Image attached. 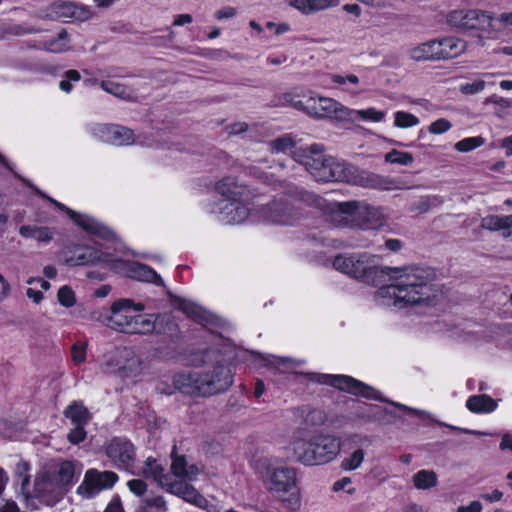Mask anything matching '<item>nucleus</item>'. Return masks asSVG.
Returning a JSON list of instances; mask_svg holds the SVG:
<instances>
[{
	"label": "nucleus",
	"mask_w": 512,
	"mask_h": 512,
	"mask_svg": "<svg viewBox=\"0 0 512 512\" xmlns=\"http://www.w3.org/2000/svg\"><path fill=\"white\" fill-rule=\"evenodd\" d=\"M333 267L372 286L386 283L374 295L382 306L396 309L430 306L439 296L438 288L432 283V273L422 267L383 266L378 256L366 252L339 254L333 260Z\"/></svg>",
	"instance_id": "obj_1"
},
{
	"label": "nucleus",
	"mask_w": 512,
	"mask_h": 512,
	"mask_svg": "<svg viewBox=\"0 0 512 512\" xmlns=\"http://www.w3.org/2000/svg\"><path fill=\"white\" fill-rule=\"evenodd\" d=\"M126 252L102 245L73 244L63 252L64 263L71 267L98 266L113 273L158 286L163 280L151 267L125 259Z\"/></svg>",
	"instance_id": "obj_2"
},
{
	"label": "nucleus",
	"mask_w": 512,
	"mask_h": 512,
	"mask_svg": "<svg viewBox=\"0 0 512 512\" xmlns=\"http://www.w3.org/2000/svg\"><path fill=\"white\" fill-rule=\"evenodd\" d=\"M275 458L259 459L256 470L260 473L284 507L296 511L301 507V492L298 486L297 471L287 465H278Z\"/></svg>",
	"instance_id": "obj_3"
},
{
	"label": "nucleus",
	"mask_w": 512,
	"mask_h": 512,
	"mask_svg": "<svg viewBox=\"0 0 512 512\" xmlns=\"http://www.w3.org/2000/svg\"><path fill=\"white\" fill-rule=\"evenodd\" d=\"M217 196L205 204L207 212L225 224H240L250 213L246 203L247 190L233 178H224L216 187Z\"/></svg>",
	"instance_id": "obj_4"
},
{
	"label": "nucleus",
	"mask_w": 512,
	"mask_h": 512,
	"mask_svg": "<svg viewBox=\"0 0 512 512\" xmlns=\"http://www.w3.org/2000/svg\"><path fill=\"white\" fill-rule=\"evenodd\" d=\"M230 370L222 365L201 370L179 373L174 385L184 393L210 395L226 390L232 384Z\"/></svg>",
	"instance_id": "obj_5"
},
{
	"label": "nucleus",
	"mask_w": 512,
	"mask_h": 512,
	"mask_svg": "<svg viewBox=\"0 0 512 512\" xmlns=\"http://www.w3.org/2000/svg\"><path fill=\"white\" fill-rule=\"evenodd\" d=\"M334 221L339 225L361 230H376L383 227L388 219L384 207L364 202H335L332 205Z\"/></svg>",
	"instance_id": "obj_6"
},
{
	"label": "nucleus",
	"mask_w": 512,
	"mask_h": 512,
	"mask_svg": "<svg viewBox=\"0 0 512 512\" xmlns=\"http://www.w3.org/2000/svg\"><path fill=\"white\" fill-rule=\"evenodd\" d=\"M144 305L130 299H119L110 308L108 325L127 334H148L155 329L154 316L143 314Z\"/></svg>",
	"instance_id": "obj_7"
},
{
	"label": "nucleus",
	"mask_w": 512,
	"mask_h": 512,
	"mask_svg": "<svg viewBox=\"0 0 512 512\" xmlns=\"http://www.w3.org/2000/svg\"><path fill=\"white\" fill-rule=\"evenodd\" d=\"M294 458L304 466L325 465L335 460L341 446L332 435H315L309 439L297 438L291 444Z\"/></svg>",
	"instance_id": "obj_8"
},
{
	"label": "nucleus",
	"mask_w": 512,
	"mask_h": 512,
	"mask_svg": "<svg viewBox=\"0 0 512 512\" xmlns=\"http://www.w3.org/2000/svg\"><path fill=\"white\" fill-rule=\"evenodd\" d=\"M306 159L303 165L317 181H338L358 183V170L345 163L338 162L332 157H325L320 145H312L304 151Z\"/></svg>",
	"instance_id": "obj_9"
},
{
	"label": "nucleus",
	"mask_w": 512,
	"mask_h": 512,
	"mask_svg": "<svg viewBox=\"0 0 512 512\" xmlns=\"http://www.w3.org/2000/svg\"><path fill=\"white\" fill-rule=\"evenodd\" d=\"M171 471L175 478L173 482H164L169 485L168 492L181 497L184 501L201 509H208L209 501L186 481H196L202 475V470L194 465H188L183 457H174Z\"/></svg>",
	"instance_id": "obj_10"
},
{
	"label": "nucleus",
	"mask_w": 512,
	"mask_h": 512,
	"mask_svg": "<svg viewBox=\"0 0 512 512\" xmlns=\"http://www.w3.org/2000/svg\"><path fill=\"white\" fill-rule=\"evenodd\" d=\"M100 368L104 373H115L129 379L140 376L145 369L142 360L127 347L108 351L104 355Z\"/></svg>",
	"instance_id": "obj_11"
},
{
	"label": "nucleus",
	"mask_w": 512,
	"mask_h": 512,
	"mask_svg": "<svg viewBox=\"0 0 512 512\" xmlns=\"http://www.w3.org/2000/svg\"><path fill=\"white\" fill-rule=\"evenodd\" d=\"M304 376L309 381L329 385L356 396H362L372 400L386 401L381 397L380 393L376 389L350 376L315 372L306 373Z\"/></svg>",
	"instance_id": "obj_12"
},
{
	"label": "nucleus",
	"mask_w": 512,
	"mask_h": 512,
	"mask_svg": "<svg viewBox=\"0 0 512 512\" xmlns=\"http://www.w3.org/2000/svg\"><path fill=\"white\" fill-rule=\"evenodd\" d=\"M448 21L455 27L466 30H479L489 38H498V30L494 27V17L482 10H454L448 16Z\"/></svg>",
	"instance_id": "obj_13"
},
{
	"label": "nucleus",
	"mask_w": 512,
	"mask_h": 512,
	"mask_svg": "<svg viewBox=\"0 0 512 512\" xmlns=\"http://www.w3.org/2000/svg\"><path fill=\"white\" fill-rule=\"evenodd\" d=\"M307 200L308 194L303 191L297 192L289 198H280L267 207L266 217L274 223L292 225L298 217L300 209L298 202Z\"/></svg>",
	"instance_id": "obj_14"
},
{
	"label": "nucleus",
	"mask_w": 512,
	"mask_h": 512,
	"mask_svg": "<svg viewBox=\"0 0 512 512\" xmlns=\"http://www.w3.org/2000/svg\"><path fill=\"white\" fill-rule=\"evenodd\" d=\"M118 481V476L112 471H99L88 469L82 482L76 489V493L83 499H93L104 490H109Z\"/></svg>",
	"instance_id": "obj_15"
},
{
	"label": "nucleus",
	"mask_w": 512,
	"mask_h": 512,
	"mask_svg": "<svg viewBox=\"0 0 512 512\" xmlns=\"http://www.w3.org/2000/svg\"><path fill=\"white\" fill-rule=\"evenodd\" d=\"M305 113L314 118H330L345 121L348 107L328 97L311 94L305 101Z\"/></svg>",
	"instance_id": "obj_16"
},
{
	"label": "nucleus",
	"mask_w": 512,
	"mask_h": 512,
	"mask_svg": "<svg viewBox=\"0 0 512 512\" xmlns=\"http://www.w3.org/2000/svg\"><path fill=\"white\" fill-rule=\"evenodd\" d=\"M65 493L50 473L44 469L35 477L30 499L36 498L47 506H53L63 498Z\"/></svg>",
	"instance_id": "obj_17"
},
{
	"label": "nucleus",
	"mask_w": 512,
	"mask_h": 512,
	"mask_svg": "<svg viewBox=\"0 0 512 512\" xmlns=\"http://www.w3.org/2000/svg\"><path fill=\"white\" fill-rule=\"evenodd\" d=\"M90 133L97 140L115 146L141 143L133 130L116 124H95L90 127Z\"/></svg>",
	"instance_id": "obj_18"
},
{
	"label": "nucleus",
	"mask_w": 512,
	"mask_h": 512,
	"mask_svg": "<svg viewBox=\"0 0 512 512\" xmlns=\"http://www.w3.org/2000/svg\"><path fill=\"white\" fill-rule=\"evenodd\" d=\"M57 208L67 213V215L74 221L76 225H78L82 230H84L86 233H89L91 235H94L96 237L105 239V240H114L116 238L115 233L106 225L99 222L94 217L75 212L65 206L64 204L49 199Z\"/></svg>",
	"instance_id": "obj_19"
},
{
	"label": "nucleus",
	"mask_w": 512,
	"mask_h": 512,
	"mask_svg": "<svg viewBox=\"0 0 512 512\" xmlns=\"http://www.w3.org/2000/svg\"><path fill=\"white\" fill-rule=\"evenodd\" d=\"M94 15L95 13L86 5L58 0L47 7L43 17L51 20L74 19L87 21Z\"/></svg>",
	"instance_id": "obj_20"
},
{
	"label": "nucleus",
	"mask_w": 512,
	"mask_h": 512,
	"mask_svg": "<svg viewBox=\"0 0 512 512\" xmlns=\"http://www.w3.org/2000/svg\"><path fill=\"white\" fill-rule=\"evenodd\" d=\"M56 480L57 484L68 492L77 482L83 466L77 461L63 460L45 468Z\"/></svg>",
	"instance_id": "obj_21"
},
{
	"label": "nucleus",
	"mask_w": 512,
	"mask_h": 512,
	"mask_svg": "<svg viewBox=\"0 0 512 512\" xmlns=\"http://www.w3.org/2000/svg\"><path fill=\"white\" fill-rule=\"evenodd\" d=\"M107 455L119 467L128 468L134 461L135 451L132 443L128 440L115 438L107 446Z\"/></svg>",
	"instance_id": "obj_22"
},
{
	"label": "nucleus",
	"mask_w": 512,
	"mask_h": 512,
	"mask_svg": "<svg viewBox=\"0 0 512 512\" xmlns=\"http://www.w3.org/2000/svg\"><path fill=\"white\" fill-rule=\"evenodd\" d=\"M437 44H439L438 59L454 58L466 50V43L455 37L439 39Z\"/></svg>",
	"instance_id": "obj_23"
},
{
	"label": "nucleus",
	"mask_w": 512,
	"mask_h": 512,
	"mask_svg": "<svg viewBox=\"0 0 512 512\" xmlns=\"http://www.w3.org/2000/svg\"><path fill=\"white\" fill-rule=\"evenodd\" d=\"M145 477L153 479L159 486L167 491L169 485H165L164 482H173V477L167 473H164L163 466L155 459L148 458L143 468Z\"/></svg>",
	"instance_id": "obj_24"
},
{
	"label": "nucleus",
	"mask_w": 512,
	"mask_h": 512,
	"mask_svg": "<svg viewBox=\"0 0 512 512\" xmlns=\"http://www.w3.org/2000/svg\"><path fill=\"white\" fill-rule=\"evenodd\" d=\"M481 227L489 231H503V235L508 237L511 235L510 228L512 227V214L511 215H488L481 221Z\"/></svg>",
	"instance_id": "obj_25"
},
{
	"label": "nucleus",
	"mask_w": 512,
	"mask_h": 512,
	"mask_svg": "<svg viewBox=\"0 0 512 512\" xmlns=\"http://www.w3.org/2000/svg\"><path fill=\"white\" fill-rule=\"evenodd\" d=\"M437 39L418 44L409 50V56L415 61H427L438 59Z\"/></svg>",
	"instance_id": "obj_26"
},
{
	"label": "nucleus",
	"mask_w": 512,
	"mask_h": 512,
	"mask_svg": "<svg viewBox=\"0 0 512 512\" xmlns=\"http://www.w3.org/2000/svg\"><path fill=\"white\" fill-rule=\"evenodd\" d=\"M466 407L472 413H490L496 410L497 403L486 394L474 395L468 398Z\"/></svg>",
	"instance_id": "obj_27"
},
{
	"label": "nucleus",
	"mask_w": 512,
	"mask_h": 512,
	"mask_svg": "<svg viewBox=\"0 0 512 512\" xmlns=\"http://www.w3.org/2000/svg\"><path fill=\"white\" fill-rule=\"evenodd\" d=\"M19 234L25 238L39 242L49 243L54 237L53 229L46 226L24 225L19 229Z\"/></svg>",
	"instance_id": "obj_28"
},
{
	"label": "nucleus",
	"mask_w": 512,
	"mask_h": 512,
	"mask_svg": "<svg viewBox=\"0 0 512 512\" xmlns=\"http://www.w3.org/2000/svg\"><path fill=\"white\" fill-rule=\"evenodd\" d=\"M358 183L360 185L371 186L382 190H395L399 188L398 181L390 177H382L377 175L366 174L358 175Z\"/></svg>",
	"instance_id": "obj_29"
},
{
	"label": "nucleus",
	"mask_w": 512,
	"mask_h": 512,
	"mask_svg": "<svg viewBox=\"0 0 512 512\" xmlns=\"http://www.w3.org/2000/svg\"><path fill=\"white\" fill-rule=\"evenodd\" d=\"M412 483L418 490H429L437 486L438 475L433 470L422 469L412 476Z\"/></svg>",
	"instance_id": "obj_30"
},
{
	"label": "nucleus",
	"mask_w": 512,
	"mask_h": 512,
	"mask_svg": "<svg viewBox=\"0 0 512 512\" xmlns=\"http://www.w3.org/2000/svg\"><path fill=\"white\" fill-rule=\"evenodd\" d=\"M15 475L21 481L20 492L24 499L28 501L31 497L30 489V465L20 460L15 465Z\"/></svg>",
	"instance_id": "obj_31"
},
{
	"label": "nucleus",
	"mask_w": 512,
	"mask_h": 512,
	"mask_svg": "<svg viewBox=\"0 0 512 512\" xmlns=\"http://www.w3.org/2000/svg\"><path fill=\"white\" fill-rule=\"evenodd\" d=\"M348 111L350 113L347 115L345 121H355L357 118H361L364 121L378 123L383 121L386 116L385 112L379 111L374 107L360 110H353L348 108Z\"/></svg>",
	"instance_id": "obj_32"
},
{
	"label": "nucleus",
	"mask_w": 512,
	"mask_h": 512,
	"mask_svg": "<svg viewBox=\"0 0 512 512\" xmlns=\"http://www.w3.org/2000/svg\"><path fill=\"white\" fill-rule=\"evenodd\" d=\"M101 87L106 92L115 95L116 97L125 99V100H135L137 99V95L131 88L127 87L125 84L115 81H103Z\"/></svg>",
	"instance_id": "obj_33"
},
{
	"label": "nucleus",
	"mask_w": 512,
	"mask_h": 512,
	"mask_svg": "<svg viewBox=\"0 0 512 512\" xmlns=\"http://www.w3.org/2000/svg\"><path fill=\"white\" fill-rule=\"evenodd\" d=\"M64 414L74 425H86L90 419V413L81 403L74 402L69 405Z\"/></svg>",
	"instance_id": "obj_34"
},
{
	"label": "nucleus",
	"mask_w": 512,
	"mask_h": 512,
	"mask_svg": "<svg viewBox=\"0 0 512 512\" xmlns=\"http://www.w3.org/2000/svg\"><path fill=\"white\" fill-rule=\"evenodd\" d=\"M365 456V451L362 448H357L342 459L340 467L344 471H355L362 466Z\"/></svg>",
	"instance_id": "obj_35"
},
{
	"label": "nucleus",
	"mask_w": 512,
	"mask_h": 512,
	"mask_svg": "<svg viewBox=\"0 0 512 512\" xmlns=\"http://www.w3.org/2000/svg\"><path fill=\"white\" fill-rule=\"evenodd\" d=\"M177 307L189 317L194 318L197 321L206 320L207 318L206 312L193 302L187 300H178Z\"/></svg>",
	"instance_id": "obj_36"
},
{
	"label": "nucleus",
	"mask_w": 512,
	"mask_h": 512,
	"mask_svg": "<svg viewBox=\"0 0 512 512\" xmlns=\"http://www.w3.org/2000/svg\"><path fill=\"white\" fill-rule=\"evenodd\" d=\"M68 34L65 30H62L57 38L47 41L44 44V49L52 53H61L69 49Z\"/></svg>",
	"instance_id": "obj_37"
},
{
	"label": "nucleus",
	"mask_w": 512,
	"mask_h": 512,
	"mask_svg": "<svg viewBox=\"0 0 512 512\" xmlns=\"http://www.w3.org/2000/svg\"><path fill=\"white\" fill-rule=\"evenodd\" d=\"M420 120L415 115L405 112L396 111L394 113V126L400 129H407L417 126Z\"/></svg>",
	"instance_id": "obj_38"
},
{
	"label": "nucleus",
	"mask_w": 512,
	"mask_h": 512,
	"mask_svg": "<svg viewBox=\"0 0 512 512\" xmlns=\"http://www.w3.org/2000/svg\"><path fill=\"white\" fill-rule=\"evenodd\" d=\"M384 160L387 163L408 166L414 162V157L409 152L393 149L385 154Z\"/></svg>",
	"instance_id": "obj_39"
},
{
	"label": "nucleus",
	"mask_w": 512,
	"mask_h": 512,
	"mask_svg": "<svg viewBox=\"0 0 512 512\" xmlns=\"http://www.w3.org/2000/svg\"><path fill=\"white\" fill-rule=\"evenodd\" d=\"M485 140L481 136L467 137L455 143L454 148L461 153H468L481 146H483Z\"/></svg>",
	"instance_id": "obj_40"
},
{
	"label": "nucleus",
	"mask_w": 512,
	"mask_h": 512,
	"mask_svg": "<svg viewBox=\"0 0 512 512\" xmlns=\"http://www.w3.org/2000/svg\"><path fill=\"white\" fill-rule=\"evenodd\" d=\"M57 299L60 305L66 308H70L75 305L76 303V295L73 289L68 286L64 285L59 288L57 292Z\"/></svg>",
	"instance_id": "obj_41"
},
{
	"label": "nucleus",
	"mask_w": 512,
	"mask_h": 512,
	"mask_svg": "<svg viewBox=\"0 0 512 512\" xmlns=\"http://www.w3.org/2000/svg\"><path fill=\"white\" fill-rule=\"evenodd\" d=\"M88 343L78 341L71 347V358L74 364L80 365L86 361Z\"/></svg>",
	"instance_id": "obj_42"
},
{
	"label": "nucleus",
	"mask_w": 512,
	"mask_h": 512,
	"mask_svg": "<svg viewBox=\"0 0 512 512\" xmlns=\"http://www.w3.org/2000/svg\"><path fill=\"white\" fill-rule=\"evenodd\" d=\"M294 142L290 137H280L270 143V149L274 153H287L292 151Z\"/></svg>",
	"instance_id": "obj_43"
},
{
	"label": "nucleus",
	"mask_w": 512,
	"mask_h": 512,
	"mask_svg": "<svg viewBox=\"0 0 512 512\" xmlns=\"http://www.w3.org/2000/svg\"><path fill=\"white\" fill-rule=\"evenodd\" d=\"M451 128H452V124L449 120H447L445 118H439V119L433 121L428 126V131H429V133H431L433 135H441V134L448 132Z\"/></svg>",
	"instance_id": "obj_44"
},
{
	"label": "nucleus",
	"mask_w": 512,
	"mask_h": 512,
	"mask_svg": "<svg viewBox=\"0 0 512 512\" xmlns=\"http://www.w3.org/2000/svg\"><path fill=\"white\" fill-rule=\"evenodd\" d=\"M80 80V73L76 70H69L66 72V79L61 80L59 87L63 92L69 93L72 90V82Z\"/></svg>",
	"instance_id": "obj_45"
},
{
	"label": "nucleus",
	"mask_w": 512,
	"mask_h": 512,
	"mask_svg": "<svg viewBox=\"0 0 512 512\" xmlns=\"http://www.w3.org/2000/svg\"><path fill=\"white\" fill-rule=\"evenodd\" d=\"M351 484L352 480L350 477H342L333 483L332 490L334 492L346 490L348 494L352 495L356 492V488L352 487Z\"/></svg>",
	"instance_id": "obj_46"
},
{
	"label": "nucleus",
	"mask_w": 512,
	"mask_h": 512,
	"mask_svg": "<svg viewBox=\"0 0 512 512\" xmlns=\"http://www.w3.org/2000/svg\"><path fill=\"white\" fill-rule=\"evenodd\" d=\"M331 80L333 83L338 84V85H346V84L357 85V84H359V81H360L359 77L355 74H347V75L334 74L331 76Z\"/></svg>",
	"instance_id": "obj_47"
},
{
	"label": "nucleus",
	"mask_w": 512,
	"mask_h": 512,
	"mask_svg": "<svg viewBox=\"0 0 512 512\" xmlns=\"http://www.w3.org/2000/svg\"><path fill=\"white\" fill-rule=\"evenodd\" d=\"M485 87L483 80H476L471 83H464L460 86V91L464 94H476L481 92Z\"/></svg>",
	"instance_id": "obj_48"
},
{
	"label": "nucleus",
	"mask_w": 512,
	"mask_h": 512,
	"mask_svg": "<svg viewBox=\"0 0 512 512\" xmlns=\"http://www.w3.org/2000/svg\"><path fill=\"white\" fill-rule=\"evenodd\" d=\"M269 365H273L279 369L280 372H286V370L294 365V362L287 358H279L276 356H270L267 359Z\"/></svg>",
	"instance_id": "obj_49"
},
{
	"label": "nucleus",
	"mask_w": 512,
	"mask_h": 512,
	"mask_svg": "<svg viewBox=\"0 0 512 512\" xmlns=\"http://www.w3.org/2000/svg\"><path fill=\"white\" fill-rule=\"evenodd\" d=\"M300 95L295 92L286 93L284 95V102L293 108L305 112V102L298 99Z\"/></svg>",
	"instance_id": "obj_50"
},
{
	"label": "nucleus",
	"mask_w": 512,
	"mask_h": 512,
	"mask_svg": "<svg viewBox=\"0 0 512 512\" xmlns=\"http://www.w3.org/2000/svg\"><path fill=\"white\" fill-rule=\"evenodd\" d=\"M85 425H75V428L70 431L68 434V440L72 444H78L82 442L86 437V432L84 430Z\"/></svg>",
	"instance_id": "obj_51"
},
{
	"label": "nucleus",
	"mask_w": 512,
	"mask_h": 512,
	"mask_svg": "<svg viewBox=\"0 0 512 512\" xmlns=\"http://www.w3.org/2000/svg\"><path fill=\"white\" fill-rule=\"evenodd\" d=\"M127 486L129 490L137 496H142L147 489L145 482L141 479H132L128 481Z\"/></svg>",
	"instance_id": "obj_52"
},
{
	"label": "nucleus",
	"mask_w": 512,
	"mask_h": 512,
	"mask_svg": "<svg viewBox=\"0 0 512 512\" xmlns=\"http://www.w3.org/2000/svg\"><path fill=\"white\" fill-rule=\"evenodd\" d=\"M236 15V9L230 6L223 7L215 13V18L218 20L229 19Z\"/></svg>",
	"instance_id": "obj_53"
},
{
	"label": "nucleus",
	"mask_w": 512,
	"mask_h": 512,
	"mask_svg": "<svg viewBox=\"0 0 512 512\" xmlns=\"http://www.w3.org/2000/svg\"><path fill=\"white\" fill-rule=\"evenodd\" d=\"M496 20L503 29H512V11L501 13Z\"/></svg>",
	"instance_id": "obj_54"
},
{
	"label": "nucleus",
	"mask_w": 512,
	"mask_h": 512,
	"mask_svg": "<svg viewBox=\"0 0 512 512\" xmlns=\"http://www.w3.org/2000/svg\"><path fill=\"white\" fill-rule=\"evenodd\" d=\"M483 509L481 502L472 501L468 505L459 506L457 512H481Z\"/></svg>",
	"instance_id": "obj_55"
},
{
	"label": "nucleus",
	"mask_w": 512,
	"mask_h": 512,
	"mask_svg": "<svg viewBox=\"0 0 512 512\" xmlns=\"http://www.w3.org/2000/svg\"><path fill=\"white\" fill-rule=\"evenodd\" d=\"M148 506L152 509L155 508V512H165L166 504L162 497H155L148 501Z\"/></svg>",
	"instance_id": "obj_56"
},
{
	"label": "nucleus",
	"mask_w": 512,
	"mask_h": 512,
	"mask_svg": "<svg viewBox=\"0 0 512 512\" xmlns=\"http://www.w3.org/2000/svg\"><path fill=\"white\" fill-rule=\"evenodd\" d=\"M0 512H21L18 504L12 500H6L3 505L0 506Z\"/></svg>",
	"instance_id": "obj_57"
},
{
	"label": "nucleus",
	"mask_w": 512,
	"mask_h": 512,
	"mask_svg": "<svg viewBox=\"0 0 512 512\" xmlns=\"http://www.w3.org/2000/svg\"><path fill=\"white\" fill-rule=\"evenodd\" d=\"M502 497L503 493L498 489L493 490L491 493H485L482 495V498L488 502H498Z\"/></svg>",
	"instance_id": "obj_58"
},
{
	"label": "nucleus",
	"mask_w": 512,
	"mask_h": 512,
	"mask_svg": "<svg viewBox=\"0 0 512 512\" xmlns=\"http://www.w3.org/2000/svg\"><path fill=\"white\" fill-rule=\"evenodd\" d=\"M26 295L29 299H31L34 303L38 304L43 300V293L39 290H35L33 288H28Z\"/></svg>",
	"instance_id": "obj_59"
},
{
	"label": "nucleus",
	"mask_w": 512,
	"mask_h": 512,
	"mask_svg": "<svg viewBox=\"0 0 512 512\" xmlns=\"http://www.w3.org/2000/svg\"><path fill=\"white\" fill-rule=\"evenodd\" d=\"M27 284L28 285L39 284L40 287L43 290H45V291L49 290L50 287H51V285H50V283L48 281H46V280H44V279H42L40 277H31V278H29L27 280Z\"/></svg>",
	"instance_id": "obj_60"
},
{
	"label": "nucleus",
	"mask_w": 512,
	"mask_h": 512,
	"mask_svg": "<svg viewBox=\"0 0 512 512\" xmlns=\"http://www.w3.org/2000/svg\"><path fill=\"white\" fill-rule=\"evenodd\" d=\"M192 20H193V18L190 14H180L175 18L173 25L183 26L185 24L191 23Z\"/></svg>",
	"instance_id": "obj_61"
},
{
	"label": "nucleus",
	"mask_w": 512,
	"mask_h": 512,
	"mask_svg": "<svg viewBox=\"0 0 512 512\" xmlns=\"http://www.w3.org/2000/svg\"><path fill=\"white\" fill-rule=\"evenodd\" d=\"M500 449L506 450L509 449L512 452V435L505 434L502 437V440L500 442Z\"/></svg>",
	"instance_id": "obj_62"
},
{
	"label": "nucleus",
	"mask_w": 512,
	"mask_h": 512,
	"mask_svg": "<svg viewBox=\"0 0 512 512\" xmlns=\"http://www.w3.org/2000/svg\"><path fill=\"white\" fill-rule=\"evenodd\" d=\"M104 512H124V510L119 500H113L108 504Z\"/></svg>",
	"instance_id": "obj_63"
},
{
	"label": "nucleus",
	"mask_w": 512,
	"mask_h": 512,
	"mask_svg": "<svg viewBox=\"0 0 512 512\" xmlns=\"http://www.w3.org/2000/svg\"><path fill=\"white\" fill-rule=\"evenodd\" d=\"M501 146H502V148L505 149V154L507 156H512V135L504 138L501 141Z\"/></svg>",
	"instance_id": "obj_64"
}]
</instances>
